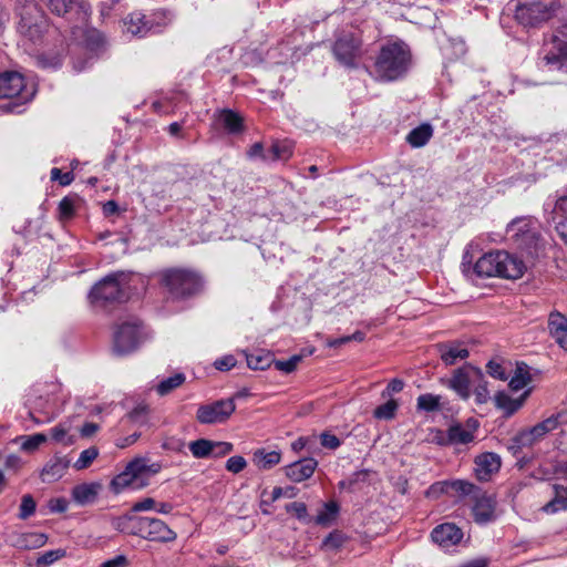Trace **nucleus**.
Wrapping results in <instances>:
<instances>
[{
    "mask_svg": "<svg viewBox=\"0 0 567 567\" xmlns=\"http://www.w3.org/2000/svg\"><path fill=\"white\" fill-rule=\"evenodd\" d=\"M317 466L318 462L315 458L307 457L285 466L284 472L291 482L300 483L310 478Z\"/></svg>",
    "mask_w": 567,
    "mask_h": 567,
    "instance_id": "17",
    "label": "nucleus"
},
{
    "mask_svg": "<svg viewBox=\"0 0 567 567\" xmlns=\"http://www.w3.org/2000/svg\"><path fill=\"white\" fill-rule=\"evenodd\" d=\"M555 11L554 1L530 0L516 6L515 19L525 28H536L549 21Z\"/></svg>",
    "mask_w": 567,
    "mask_h": 567,
    "instance_id": "6",
    "label": "nucleus"
},
{
    "mask_svg": "<svg viewBox=\"0 0 567 567\" xmlns=\"http://www.w3.org/2000/svg\"><path fill=\"white\" fill-rule=\"evenodd\" d=\"M553 220L558 236L567 245V195L557 198L553 209Z\"/></svg>",
    "mask_w": 567,
    "mask_h": 567,
    "instance_id": "22",
    "label": "nucleus"
},
{
    "mask_svg": "<svg viewBox=\"0 0 567 567\" xmlns=\"http://www.w3.org/2000/svg\"><path fill=\"white\" fill-rule=\"evenodd\" d=\"M487 372L493 377V378H496V379H499V380H507L508 375L506 374L504 368L502 367V364H499L498 362L496 361H489L487 363Z\"/></svg>",
    "mask_w": 567,
    "mask_h": 567,
    "instance_id": "57",
    "label": "nucleus"
},
{
    "mask_svg": "<svg viewBox=\"0 0 567 567\" xmlns=\"http://www.w3.org/2000/svg\"><path fill=\"white\" fill-rule=\"evenodd\" d=\"M68 467V460L64 457L54 456L42 468L41 478L43 482H54L63 476Z\"/></svg>",
    "mask_w": 567,
    "mask_h": 567,
    "instance_id": "25",
    "label": "nucleus"
},
{
    "mask_svg": "<svg viewBox=\"0 0 567 567\" xmlns=\"http://www.w3.org/2000/svg\"><path fill=\"white\" fill-rule=\"evenodd\" d=\"M51 437L56 443H61L64 446H70L75 443V436L69 434L68 427L59 424L51 429Z\"/></svg>",
    "mask_w": 567,
    "mask_h": 567,
    "instance_id": "44",
    "label": "nucleus"
},
{
    "mask_svg": "<svg viewBox=\"0 0 567 567\" xmlns=\"http://www.w3.org/2000/svg\"><path fill=\"white\" fill-rule=\"evenodd\" d=\"M554 491V498L543 506V511L547 514H555L567 509V488L561 485H555Z\"/></svg>",
    "mask_w": 567,
    "mask_h": 567,
    "instance_id": "29",
    "label": "nucleus"
},
{
    "mask_svg": "<svg viewBox=\"0 0 567 567\" xmlns=\"http://www.w3.org/2000/svg\"><path fill=\"white\" fill-rule=\"evenodd\" d=\"M291 155L290 147L286 144L275 143L269 150L268 159H287Z\"/></svg>",
    "mask_w": 567,
    "mask_h": 567,
    "instance_id": "50",
    "label": "nucleus"
},
{
    "mask_svg": "<svg viewBox=\"0 0 567 567\" xmlns=\"http://www.w3.org/2000/svg\"><path fill=\"white\" fill-rule=\"evenodd\" d=\"M398 402L393 399H390L385 403L378 406L374 410L373 415L375 419L390 420L394 416Z\"/></svg>",
    "mask_w": 567,
    "mask_h": 567,
    "instance_id": "45",
    "label": "nucleus"
},
{
    "mask_svg": "<svg viewBox=\"0 0 567 567\" xmlns=\"http://www.w3.org/2000/svg\"><path fill=\"white\" fill-rule=\"evenodd\" d=\"M449 491V482H437L426 491L427 497H437Z\"/></svg>",
    "mask_w": 567,
    "mask_h": 567,
    "instance_id": "60",
    "label": "nucleus"
},
{
    "mask_svg": "<svg viewBox=\"0 0 567 567\" xmlns=\"http://www.w3.org/2000/svg\"><path fill=\"white\" fill-rule=\"evenodd\" d=\"M474 440L472 431L462 424L451 425L447 430V441L450 444H467Z\"/></svg>",
    "mask_w": 567,
    "mask_h": 567,
    "instance_id": "33",
    "label": "nucleus"
},
{
    "mask_svg": "<svg viewBox=\"0 0 567 567\" xmlns=\"http://www.w3.org/2000/svg\"><path fill=\"white\" fill-rule=\"evenodd\" d=\"M124 27L127 33L135 37H144L154 31L157 25L142 12L135 11L124 19Z\"/></svg>",
    "mask_w": 567,
    "mask_h": 567,
    "instance_id": "18",
    "label": "nucleus"
},
{
    "mask_svg": "<svg viewBox=\"0 0 567 567\" xmlns=\"http://www.w3.org/2000/svg\"><path fill=\"white\" fill-rule=\"evenodd\" d=\"M548 330L556 342L567 350V318L559 312H553L548 319Z\"/></svg>",
    "mask_w": 567,
    "mask_h": 567,
    "instance_id": "23",
    "label": "nucleus"
},
{
    "mask_svg": "<svg viewBox=\"0 0 567 567\" xmlns=\"http://www.w3.org/2000/svg\"><path fill=\"white\" fill-rule=\"evenodd\" d=\"M143 466L140 461L130 462L125 471L113 478L112 487L114 491L120 493L127 487L137 489L146 486L147 480L141 476V468H143Z\"/></svg>",
    "mask_w": 567,
    "mask_h": 567,
    "instance_id": "14",
    "label": "nucleus"
},
{
    "mask_svg": "<svg viewBox=\"0 0 567 567\" xmlns=\"http://www.w3.org/2000/svg\"><path fill=\"white\" fill-rule=\"evenodd\" d=\"M47 8L56 16L84 23L91 13V7L85 0H43Z\"/></svg>",
    "mask_w": 567,
    "mask_h": 567,
    "instance_id": "8",
    "label": "nucleus"
},
{
    "mask_svg": "<svg viewBox=\"0 0 567 567\" xmlns=\"http://www.w3.org/2000/svg\"><path fill=\"white\" fill-rule=\"evenodd\" d=\"M301 360H302L301 354H295L285 361L275 360L274 364L277 370L282 371L285 373H291L296 370V368L301 362Z\"/></svg>",
    "mask_w": 567,
    "mask_h": 567,
    "instance_id": "48",
    "label": "nucleus"
},
{
    "mask_svg": "<svg viewBox=\"0 0 567 567\" xmlns=\"http://www.w3.org/2000/svg\"><path fill=\"white\" fill-rule=\"evenodd\" d=\"M37 504L34 498L30 494H25L21 498L19 508V518L27 519L35 513Z\"/></svg>",
    "mask_w": 567,
    "mask_h": 567,
    "instance_id": "47",
    "label": "nucleus"
},
{
    "mask_svg": "<svg viewBox=\"0 0 567 567\" xmlns=\"http://www.w3.org/2000/svg\"><path fill=\"white\" fill-rule=\"evenodd\" d=\"M217 118L229 133H239L243 131V117L231 110H221Z\"/></svg>",
    "mask_w": 567,
    "mask_h": 567,
    "instance_id": "31",
    "label": "nucleus"
},
{
    "mask_svg": "<svg viewBox=\"0 0 567 567\" xmlns=\"http://www.w3.org/2000/svg\"><path fill=\"white\" fill-rule=\"evenodd\" d=\"M101 489V484L99 483H90V484H80L73 487L72 497L80 505L92 504Z\"/></svg>",
    "mask_w": 567,
    "mask_h": 567,
    "instance_id": "26",
    "label": "nucleus"
},
{
    "mask_svg": "<svg viewBox=\"0 0 567 567\" xmlns=\"http://www.w3.org/2000/svg\"><path fill=\"white\" fill-rule=\"evenodd\" d=\"M440 395L422 394L417 398V408L427 412L436 411L440 408Z\"/></svg>",
    "mask_w": 567,
    "mask_h": 567,
    "instance_id": "46",
    "label": "nucleus"
},
{
    "mask_svg": "<svg viewBox=\"0 0 567 567\" xmlns=\"http://www.w3.org/2000/svg\"><path fill=\"white\" fill-rule=\"evenodd\" d=\"M138 342V327L136 323L125 322L114 332V351L125 354L133 351Z\"/></svg>",
    "mask_w": 567,
    "mask_h": 567,
    "instance_id": "15",
    "label": "nucleus"
},
{
    "mask_svg": "<svg viewBox=\"0 0 567 567\" xmlns=\"http://www.w3.org/2000/svg\"><path fill=\"white\" fill-rule=\"evenodd\" d=\"M286 511L288 513L293 514L299 520H302V522L308 520L307 506L302 502H293V503L287 504Z\"/></svg>",
    "mask_w": 567,
    "mask_h": 567,
    "instance_id": "52",
    "label": "nucleus"
},
{
    "mask_svg": "<svg viewBox=\"0 0 567 567\" xmlns=\"http://www.w3.org/2000/svg\"><path fill=\"white\" fill-rule=\"evenodd\" d=\"M148 413V406L145 404H140L134 408L128 414V419L136 423H143Z\"/></svg>",
    "mask_w": 567,
    "mask_h": 567,
    "instance_id": "56",
    "label": "nucleus"
},
{
    "mask_svg": "<svg viewBox=\"0 0 567 567\" xmlns=\"http://www.w3.org/2000/svg\"><path fill=\"white\" fill-rule=\"evenodd\" d=\"M189 450L196 458L208 457L214 451L213 441L206 439L193 441L189 443Z\"/></svg>",
    "mask_w": 567,
    "mask_h": 567,
    "instance_id": "37",
    "label": "nucleus"
},
{
    "mask_svg": "<svg viewBox=\"0 0 567 567\" xmlns=\"http://www.w3.org/2000/svg\"><path fill=\"white\" fill-rule=\"evenodd\" d=\"M20 14V29L22 32L32 34V29L38 31V18H40L39 10L35 4L28 3L23 6L19 12Z\"/></svg>",
    "mask_w": 567,
    "mask_h": 567,
    "instance_id": "27",
    "label": "nucleus"
},
{
    "mask_svg": "<svg viewBox=\"0 0 567 567\" xmlns=\"http://www.w3.org/2000/svg\"><path fill=\"white\" fill-rule=\"evenodd\" d=\"M431 537L440 546L449 547L460 543L463 533L456 525L446 523L435 527L431 533Z\"/></svg>",
    "mask_w": 567,
    "mask_h": 567,
    "instance_id": "19",
    "label": "nucleus"
},
{
    "mask_svg": "<svg viewBox=\"0 0 567 567\" xmlns=\"http://www.w3.org/2000/svg\"><path fill=\"white\" fill-rule=\"evenodd\" d=\"M186 380V377L184 373H175L174 375L162 380L156 385V392L158 395L164 396L169 394L175 389L179 388Z\"/></svg>",
    "mask_w": 567,
    "mask_h": 567,
    "instance_id": "34",
    "label": "nucleus"
},
{
    "mask_svg": "<svg viewBox=\"0 0 567 567\" xmlns=\"http://www.w3.org/2000/svg\"><path fill=\"white\" fill-rule=\"evenodd\" d=\"M236 365V359L233 355H226L215 361V368L220 371H228Z\"/></svg>",
    "mask_w": 567,
    "mask_h": 567,
    "instance_id": "63",
    "label": "nucleus"
},
{
    "mask_svg": "<svg viewBox=\"0 0 567 567\" xmlns=\"http://www.w3.org/2000/svg\"><path fill=\"white\" fill-rule=\"evenodd\" d=\"M528 395V392H525L519 399H512L507 393L505 392H498L495 398V405L498 409H502L506 412L507 415H512L517 410H519L526 396Z\"/></svg>",
    "mask_w": 567,
    "mask_h": 567,
    "instance_id": "28",
    "label": "nucleus"
},
{
    "mask_svg": "<svg viewBox=\"0 0 567 567\" xmlns=\"http://www.w3.org/2000/svg\"><path fill=\"white\" fill-rule=\"evenodd\" d=\"M449 488L455 491L461 495H470L474 492H478L476 486L467 481L456 480L453 482H449Z\"/></svg>",
    "mask_w": 567,
    "mask_h": 567,
    "instance_id": "51",
    "label": "nucleus"
},
{
    "mask_svg": "<svg viewBox=\"0 0 567 567\" xmlns=\"http://www.w3.org/2000/svg\"><path fill=\"white\" fill-rule=\"evenodd\" d=\"M34 95V89L28 87L22 74L16 71H7L0 74V99L19 97L22 102L30 101Z\"/></svg>",
    "mask_w": 567,
    "mask_h": 567,
    "instance_id": "7",
    "label": "nucleus"
},
{
    "mask_svg": "<svg viewBox=\"0 0 567 567\" xmlns=\"http://www.w3.org/2000/svg\"><path fill=\"white\" fill-rule=\"evenodd\" d=\"M134 461H140L144 466L141 468V476L148 478V475L157 474L162 470V464L158 462L148 464L145 458H135Z\"/></svg>",
    "mask_w": 567,
    "mask_h": 567,
    "instance_id": "55",
    "label": "nucleus"
},
{
    "mask_svg": "<svg viewBox=\"0 0 567 567\" xmlns=\"http://www.w3.org/2000/svg\"><path fill=\"white\" fill-rule=\"evenodd\" d=\"M544 61L553 69H567V45L559 49V53L549 52L545 55Z\"/></svg>",
    "mask_w": 567,
    "mask_h": 567,
    "instance_id": "42",
    "label": "nucleus"
},
{
    "mask_svg": "<svg viewBox=\"0 0 567 567\" xmlns=\"http://www.w3.org/2000/svg\"><path fill=\"white\" fill-rule=\"evenodd\" d=\"M128 560L124 555H118L101 564L100 567H127Z\"/></svg>",
    "mask_w": 567,
    "mask_h": 567,
    "instance_id": "64",
    "label": "nucleus"
},
{
    "mask_svg": "<svg viewBox=\"0 0 567 567\" xmlns=\"http://www.w3.org/2000/svg\"><path fill=\"white\" fill-rule=\"evenodd\" d=\"M530 381L529 372L527 371V367L517 365L515 374L509 380V388L514 391L522 390L527 383Z\"/></svg>",
    "mask_w": 567,
    "mask_h": 567,
    "instance_id": "41",
    "label": "nucleus"
},
{
    "mask_svg": "<svg viewBox=\"0 0 567 567\" xmlns=\"http://www.w3.org/2000/svg\"><path fill=\"white\" fill-rule=\"evenodd\" d=\"M136 524L137 535L148 540L168 543L176 539V533L158 518L138 517Z\"/></svg>",
    "mask_w": 567,
    "mask_h": 567,
    "instance_id": "10",
    "label": "nucleus"
},
{
    "mask_svg": "<svg viewBox=\"0 0 567 567\" xmlns=\"http://www.w3.org/2000/svg\"><path fill=\"white\" fill-rule=\"evenodd\" d=\"M440 357L447 365H453L457 360H464L470 355V352L461 343L451 342L439 346Z\"/></svg>",
    "mask_w": 567,
    "mask_h": 567,
    "instance_id": "24",
    "label": "nucleus"
},
{
    "mask_svg": "<svg viewBox=\"0 0 567 567\" xmlns=\"http://www.w3.org/2000/svg\"><path fill=\"white\" fill-rule=\"evenodd\" d=\"M247 364L252 370H265L275 362L270 353H251L246 355Z\"/></svg>",
    "mask_w": 567,
    "mask_h": 567,
    "instance_id": "38",
    "label": "nucleus"
},
{
    "mask_svg": "<svg viewBox=\"0 0 567 567\" xmlns=\"http://www.w3.org/2000/svg\"><path fill=\"white\" fill-rule=\"evenodd\" d=\"M321 445L326 449L336 450L340 446V440L329 432H323L320 435Z\"/></svg>",
    "mask_w": 567,
    "mask_h": 567,
    "instance_id": "58",
    "label": "nucleus"
},
{
    "mask_svg": "<svg viewBox=\"0 0 567 567\" xmlns=\"http://www.w3.org/2000/svg\"><path fill=\"white\" fill-rule=\"evenodd\" d=\"M137 518L138 517H134L132 515H123L114 518L112 520V525L118 532L137 535Z\"/></svg>",
    "mask_w": 567,
    "mask_h": 567,
    "instance_id": "35",
    "label": "nucleus"
},
{
    "mask_svg": "<svg viewBox=\"0 0 567 567\" xmlns=\"http://www.w3.org/2000/svg\"><path fill=\"white\" fill-rule=\"evenodd\" d=\"M333 54L343 65L353 68L361 55V39L353 33L341 34L334 45Z\"/></svg>",
    "mask_w": 567,
    "mask_h": 567,
    "instance_id": "11",
    "label": "nucleus"
},
{
    "mask_svg": "<svg viewBox=\"0 0 567 567\" xmlns=\"http://www.w3.org/2000/svg\"><path fill=\"white\" fill-rule=\"evenodd\" d=\"M348 540V537L340 530H333L322 542L321 547L326 550L337 551Z\"/></svg>",
    "mask_w": 567,
    "mask_h": 567,
    "instance_id": "40",
    "label": "nucleus"
},
{
    "mask_svg": "<svg viewBox=\"0 0 567 567\" xmlns=\"http://www.w3.org/2000/svg\"><path fill=\"white\" fill-rule=\"evenodd\" d=\"M536 220L530 217H519L507 226V234L519 245L529 247L537 240Z\"/></svg>",
    "mask_w": 567,
    "mask_h": 567,
    "instance_id": "13",
    "label": "nucleus"
},
{
    "mask_svg": "<svg viewBox=\"0 0 567 567\" xmlns=\"http://www.w3.org/2000/svg\"><path fill=\"white\" fill-rule=\"evenodd\" d=\"M159 282L174 300L190 298L200 292L204 286L198 272L185 268H169L161 271Z\"/></svg>",
    "mask_w": 567,
    "mask_h": 567,
    "instance_id": "2",
    "label": "nucleus"
},
{
    "mask_svg": "<svg viewBox=\"0 0 567 567\" xmlns=\"http://www.w3.org/2000/svg\"><path fill=\"white\" fill-rule=\"evenodd\" d=\"M476 382H478V384L474 389L475 401L478 404H484L489 400L487 383L484 381V377L482 380H476Z\"/></svg>",
    "mask_w": 567,
    "mask_h": 567,
    "instance_id": "53",
    "label": "nucleus"
},
{
    "mask_svg": "<svg viewBox=\"0 0 567 567\" xmlns=\"http://www.w3.org/2000/svg\"><path fill=\"white\" fill-rule=\"evenodd\" d=\"M16 441L21 442L20 449L24 452L32 453L38 447L47 442V435L42 433H37L33 435H22L16 439Z\"/></svg>",
    "mask_w": 567,
    "mask_h": 567,
    "instance_id": "36",
    "label": "nucleus"
},
{
    "mask_svg": "<svg viewBox=\"0 0 567 567\" xmlns=\"http://www.w3.org/2000/svg\"><path fill=\"white\" fill-rule=\"evenodd\" d=\"M130 275L120 271L111 274L99 281L90 291L92 305L106 306L111 302H123L128 298Z\"/></svg>",
    "mask_w": 567,
    "mask_h": 567,
    "instance_id": "4",
    "label": "nucleus"
},
{
    "mask_svg": "<svg viewBox=\"0 0 567 567\" xmlns=\"http://www.w3.org/2000/svg\"><path fill=\"white\" fill-rule=\"evenodd\" d=\"M10 544L19 549L30 550L44 546L48 542V536L42 533H13L9 537Z\"/></svg>",
    "mask_w": 567,
    "mask_h": 567,
    "instance_id": "21",
    "label": "nucleus"
},
{
    "mask_svg": "<svg viewBox=\"0 0 567 567\" xmlns=\"http://www.w3.org/2000/svg\"><path fill=\"white\" fill-rule=\"evenodd\" d=\"M410 61V50L404 43H390L382 47L375 61V72L380 79L393 81L406 72Z\"/></svg>",
    "mask_w": 567,
    "mask_h": 567,
    "instance_id": "3",
    "label": "nucleus"
},
{
    "mask_svg": "<svg viewBox=\"0 0 567 567\" xmlns=\"http://www.w3.org/2000/svg\"><path fill=\"white\" fill-rule=\"evenodd\" d=\"M496 499L483 492L475 493L473 516L476 523L485 524L495 519Z\"/></svg>",
    "mask_w": 567,
    "mask_h": 567,
    "instance_id": "16",
    "label": "nucleus"
},
{
    "mask_svg": "<svg viewBox=\"0 0 567 567\" xmlns=\"http://www.w3.org/2000/svg\"><path fill=\"white\" fill-rule=\"evenodd\" d=\"M565 424H567V410H561L534 426L517 433L512 439V443L508 449L516 454L522 447L533 446L535 443L543 440L548 433Z\"/></svg>",
    "mask_w": 567,
    "mask_h": 567,
    "instance_id": "5",
    "label": "nucleus"
},
{
    "mask_svg": "<svg viewBox=\"0 0 567 567\" xmlns=\"http://www.w3.org/2000/svg\"><path fill=\"white\" fill-rule=\"evenodd\" d=\"M338 512L339 506L337 503L329 502L324 504L323 509L316 516L315 522L318 525L328 526L336 519Z\"/></svg>",
    "mask_w": 567,
    "mask_h": 567,
    "instance_id": "39",
    "label": "nucleus"
},
{
    "mask_svg": "<svg viewBox=\"0 0 567 567\" xmlns=\"http://www.w3.org/2000/svg\"><path fill=\"white\" fill-rule=\"evenodd\" d=\"M281 460V453L279 451L257 450L254 453V462L260 470H270L275 465L279 464Z\"/></svg>",
    "mask_w": 567,
    "mask_h": 567,
    "instance_id": "30",
    "label": "nucleus"
},
{
    "mask_svg": "<svg viewBox=\"0 0 567 567\" xmlns=\"http://www.w3.org/2000/svg\"><path fill=\"white\" fill-rule=\"evenodd\" d=\"M432 135V126L430 124H422L409 133L406 141L413 147H422L430 141Z\"/></svg>",
    "mask_w": 567,
    "mask_h": 567,
    "instance_id": "32",
    "label": "nucleus"
},
{
    "mask_svg": "<svg viewBox=\"0 0 567 567\" xmlns=\"http://www.w3.org/2000/svg\"><path fill=\"white\" fill-rule=\"evenodd\" d=\"M501 457L495 453H483L475 458V474L480 481H487L492 474L498 472Z\"/></svg>",
    "mask_w": 567,
    "mask_h": 567,
    "instance_id": "20",
    "label": "nucleus"
},
{
    "mask_svg": "<svg viewBox=\"0 0 567 567\" xmlns=\"http://www.w3.org/2000/svg\"><path fill=\"white\" fill-rule=\"evenodd\" d=\"M97 456H99L97 447L91 446L81 452L79 458L73 464V467L76 471L85 470L94 462V460H96Z\"/></svg>",
    "mask_w": 567,
    "mask_h": 567,
    "instance_id": "43",
    "label": "nucleus"
},
{
    "mask_svg": "<svg viewBox=\"0 0 567 567\" xmlns=\"http://www.w3.org/2000/svg\"><path fill=\"white\" fill-rule=\"evenodd\" d=\"M235 410L234 399L218 400L212 404L200 405L196 419L202 424L223 423L230 417Z\"/></svg>",
    "mask_w": 567,
    "mask_h": 567,
    "instance_id": "9",
    "label": "nucleus"
},
{
    "mask_svg": "<svg viewBox=\"0 0 567 567\" xmlns=\"http://www.w3.org/2000/svg\"><path fill=\"white\" fill-rule=\"evenodd\" d=\"M59 210L61 217L70 218L74 212L73 200L69 197H64L59 204Z\"/></svg>",
    "mask_w": 567,
    "mask_h": 567,
    "instance_id": "59",
    "label": "nucleus"
},
{
    "mask_svg": "<svg viewBox=\"0 0 567 567\" xmlns=\"http://www.w3.org/2000/svg\"><path fill=\"white\" fill-rule=\"evenodd\" d=\"M65 551L62 549L49 550L42 554L37 559V566L39 567H48L60 558L64 557Z\"/></svg>",
    "mask_w": 567,
    "mask_h": 567,
    "instance_id": "49",
    "label": "nucleus"
},
{
    "mask_svg": "<svg viewBox=\"0 0 567 567\" xmlns=\"http://www.w3.org/2000/svg\"><path fill=\"white\" fill-rule=\"evenodd\" d=\"M525 269V264L519 258L502 250L483 255L474 266V271L480 277L505 279H518L524 275Z\"/></svg>",
    "mask_w": 567,
    "mask_h": 567,
    "instance_id": "1",
    "label": "nucleus"
},
{
    "mask_svg": "<svg viewBox=\"0 0 567 567\" xmlns=\"http://www.w3.org/2000/svg\"><path fill=\"white\" fill-rule=\"evenodd\" d=\"M214 451L212 455L214 456H224L230 453L234 449L231 443L228 442H213Z\"/></svg>",
    "mask_w": 567,
    "mask_h": 567,
    "instance_id": "62",
    "label": "nucleus"
},
{
    "mask_svg": "<svg viewBox=\"0 0 567 567\" xmlns=\"http://www.w3.org/2000/svg\"><path fill=\"white\" fill-rule=\"evenodd\" d=\"M483 372L481 369L467 365L454 371L452 378L446 382L447 386L455 391L463 400L471 396L470 385L476 380H482Z\"/></svg>",
    "mask_w": 567,
    "mask_h": 567,
    "instance_id": "12",
    "label": "nucleus"
},
{
    "mask_svg": "<svg viewBox=\"0 0 567 567\" xmlns=\"http://www.w3.org/2000/svg\"><path fill=\"white\" fill-rule=\"evenodd\" d=\"M51 179L59 181L61 185L66 186L72 183L73 175H72V173L62 174L59 168H52Z\"/></svg>",
    "mask_w": 567,
    "mask_h": 567,
    "instance_id": "61",
    "label": "nucleus"
},
{
    "mask_svg": "<svg viewBox=\"0 0 567 567\" xmlns=\"http://www.w3.org/2000/svg\"><path fill=\"white\" fill-rule=\"evenodd\" d=\"M246 466V460L239 455L231 456L226 462V470L235 474L241 472Z\"/></svg>",
    "mask_w": 567,
    "mask_h": 567,
    "instance_id": "54",
    "label": "nucleus"
}]
</instances>
